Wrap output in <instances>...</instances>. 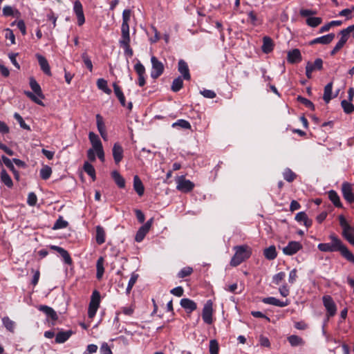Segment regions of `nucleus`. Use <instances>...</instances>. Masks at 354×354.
Here are the masks:
<instances>
[{"label":"nucleus","mask_w":354,"mask_h":354,"mask_svg":"<svg viewBox=\"0 0 354 354\" xmlns=\"http://www.w3.org/2000/svg\"><path fill=\"white\" fill-rule=\"evenodd\" d=\"M329 239L330 243H319L317 245L318 249L324 252H339L348 261L354 263L353 254L334 233L330 234Z\"/></svg>","instance_id":"f257e3e1"},{"label":"nucleus","mask_w":354,"mask_h":354,"mask_svg":"<svg viewBox=\"0 0 354 354\" xmlns=\"http://www.w3.org/2000/svg\"><path fill=\"white\" fill-rule=\"evenodd\" d=\"M235 254L230 261L232 266H237L248 259L251 254V249L248 245H238L234 247Z\"/></svg>","instance_id":"f03ea898"},{"label":"nucleus","mask_w":354,"mask_h":354,"mask_svg":"<svg viewBox=\"0 0 354 354\" xmlns=\"http://www.w3.org/2000/svg\"><path fill=\"white\" fill-rule=\"evenodd\" d=\"M30 86L35 94L30 91H26L25 94L36 104L44 106L43 102L39 97L44 99V95L42 93L40 85L33 77L30 78Z\"/></svg>","instance_id":"7ed1b4c3"},{"label":"nucleus","mask_w":354,"mask_h":354,"mask_svg":"<svg viewBox=\"0 0 354 354\" xmlns=\"http://www.w3.org/2000/svg\"><path fill=\"white\" fill-rule=\"evenodd\" d=\"M100 294L97 290H94L92 293L91 301L89 303L88 316L89 318H93L100 306Z\"/></svg>","instance_id":"20e7f679"},{"label":"nucleus","mask_w":354,"mask_h":354,"mask_svg":"<svg viewBox=\"0 0 354 354\" xmlns=\"http://www.w3.org/2000/svg\"><path fill=\"white\" fill-rule=\"evenodd\" d=\"M151 62L152 65L151 77V78L156 80L163 73L164 66L162 63L160 62L155 56L151 57Z\"/></svg>","instance_id":"39448f33"},{"label":"nucleus","mask_w":354,"mask_h":354,"mask_svg":"<svg viewBox=\"0 0 354 354\" xmlns=\"http://www.w3.org/2000/svg\"><path fill=\"white\" fill-rule=\"evenodd\" d=\"M323 303L327 310L328 317H333L336 314L337 307L332 297L329 295L324 296Z\"/></svg>","instance_id":"423d86ee"},{"label":"nucleus","mask_w":354,"mask_h":354,"mask_svg":"<svg viewBox=\"0 0 354 354\" xmlns=\"http://www.w3.org/2000/svg\"><path fill=\"white\" fill-rule=\"evenodd\" d=\"M176 188L183 192H189L192 191L194 187V184L189 180H186L183 176L178 178Z\"/></svg>","instance_id":"0eeeda50"},{"label":"nucleus","mask_w":354,"mask_h":354,"mask_svg":"<svg viewBox=\"0 0 354 354\" xmlns=\"http://www.w3.org/2000/svg\"><path fill=\"white\" fill-rule=\"evenodd\" d=\"M212 301L211 300H208L205 304L204 305L203 313H202V317L205 323L207 324H211L213 322L212 319V313H213V308H212Z\"/></svg>","instance_id":"6e6552de"},{"label":"nucleus","mask_w":354,"mask_h":354,"mask_svg":"<svg viewBox=\"0 0 354 354\" xmlns=\"http://www.w3.org/2000/svg\"><path fill=\"white\" fill-rule=\"evenodd\" d=\"M323 67V61L321 58H317L315 60L314 63L308 62L306 66V75L308 79L312 77V73L318 70L320 71Z\"/></svg>","instance_id":"1a4fd4ad"},{"label":"nucleus","mask_w":354,"mask_h":354,"mask_svg":"<svg viewBox=\"0 0 354 354\" xmlns=\"http://www.w3.org/2000/svg\"><path fill=\"white\" fill-rule=\"evenodd\" d=\"M153 221V218H151L149 221H147V223H145L143 225H142L139 228V230H138V232L136 234V237H135L136 241L141 242L144 239L145 236L149 231V230L152 225Z\"/></svg>","instance_id":"9d476101"},{"label":"nucleus","mask_w":354,"mask_h":354,"mask_svg":"<svg viewBox=\"0 0 354 354\" xmlns=\"http://www.w3.org/2000/svg\"><path fill=\"white\" fill-rule=\"evenodd\" d=\"M342 193L344 198L349 203L354 202V194L352 185L348 182H344L342 185Z\"/></svg>","instance_id":"9b49d317"},{"label":"nucleus","mask_w":354,"mask_h":354,"mask_svg":"<svg viewBox=\"0 0 354 354\" xmlns=\"http://www.w3.org/2000/svg\"><path fill=\"white\" fill-rule=\"evenodd\" d=\"M73 11L77 19L78 26H82L85 22V17L83 11V7L80 1H75L73 6Z\"/></svg>","instance_id":"f8f14e48"},{"label":"nucleus","mask_w":354,"mask_h":354,"mask_svg":"<svg viewBox=\"0 0 354 354\" xmlns=\"http://www.w3.org/2000/svg\"><path fill=\"white\" fill-rule=\"evenodd\" d=\"M354 31V25L349 26L345 29L342 30L339 32V34L341 35V38L339 40V41L336 44V45L342 49L344 44L346 43L348 35L351 32Z\"/></svg>","instance_id":"ddd939ff"},{"label":"nucleus","mask_w":354,"mask_h":354,"mask_svg":"<svg viewBox=\"0 0 354 354\" xmlns=\"http://www.w3.org/2000/svg\"><path fill=\"white\" fill-rule=\"evenodd\" d=\"M302 248V245L297 241H290L288 245L283 248V252L286 255H293Z\"/></svg>","instance_id":"4468645a"},{"label":"nucleus","mask_w":354,"mask_h":354,"mask_svg":"<svg viewBox=\"0 0 354 354\" xmlns=\"http://www.w3.org/2000/svg\"><path fill=\"white\" fill-rule=\"evenodd\" d=\"M50 248L51 250L57 252L60 254V256L63 258L65 263H66L67 265L72 264V259L67 250H66L63 248L57 245H50Z\"/></svg>","instance_id":"2eb2a0df"},{"label":"nucleus","mask_w":354,"mask_h":354,"mask_svg":"<svg viewBox=\"0 0 354 354\" xmlns=\"http://www.w3.org/2000/svg\"><path fill=\"white\" fill-rule=\"evenodd\" d=\"M123 148L118 142L113 145L112 154L115 164H119L123 158Z\"/></svg>","instance_id":"dca6fc26"},{"label":"nucleus","mask_w":354,"mask_h":354,"mask_svg":"<svg viewBox=\"0 0 354 354\" xmlns=\"http://www.w3.org/2000/svg\"><path fill=\"white\" fill-rule=\"evenodd\" d=\"M178 71L183 75V79L185 80H189L191 75L189 73V69L187 62L183 59H180L178 64Z\"/></svg>","instance_id":"f3484780"},{"label":"nucleus","mask_w":354,"mask_h":354,"mask_svg":"<svg viewBox=\"0 0 354 354\" xmlns=\"http://www.w3.org/2000/svg\"><path fill=\"white\" fill-rule=\"evenodd\" d=\"M302 59L300 50L297 48L289 50L287 53V60L290 64L300 62Z\"/></svg>","instance_id":"a211bd4d"},{"label":"nucleus","mask_w":354,"mask_h":354,"mask_svg":"<svg viewBox=\"0 0 354 354\" xmlns=\"http://www.w3.org/2000/svg\"><path fill=\"white\" fill-rule=\"evenodd\" d=\"M335 38L334 33H330L317 38H315L310 41V45H314L316 44H330Z\"/></svg>","instance_id":"6ab92c4d"},{"label":"nucleus","mask_w":354,"mask_h":354,"mask_svg":"<svg viewBox=\"0 0 354 354\" xmlns=\"http://www.w3.org/2000/svg\"><path fill=\"white\" fill-rule=\"evenodd\" d=\"M36 57L38 60L39 64L40 66L42 71L46 74L47 75H51L50 68L47 59L41 55L37 54Z\"/></svg>","instance_id":"aec40b11"},{"label":"nucleus","mask_w":354,"mask_h":354,"mask_svg":"<svg viewBox=\"0 0 354 354\" xmlns=\"http://www.w3.org/2000/svg\"><path fill=\"white\" fill-rule=\"evenodd\" d=\"M262 301L266 304H270L279 307H285L289 304V302L287 300L286 301H282L273 297L263 298Z\"/></svg>","instance_id":"412c9836"},{"label":"nucleus","mask_w":354,"mask_h":354,"mask_svg":"<svg viewBox=\"0 0 354 354\" xmlns=\"http://www.w3.org/2000/svg\"><path fill=\"white\" fill-rule=\"evenodd\" d=\"M180 306L188 313H192L197 308L196 304L187 298H183L180 300Z\"/></svg>","instance_id":"4be33fe9"},{"label":"nucleus","mask_w":354,"mask_h":354,"mask_svg":"<svg viewBox=\"0 0 354 354\" xmlns=\"http://www.w3.org/2000/svg\"><path fill=\"white\" fill-rule=\"evenodd\" d=\"M39 310L45 313L53 321H55L58 319V316L56 312L51 307L45 305H41L39 307Z\"/></svg>","instance_id":"5701e85b"},{"label":"nucleus","mask_w":354,"mask_h":354,"mask_svg":"<svg viewBox=\"0 0 354 354\" xmlns=\"http://www.w3.org/2000/svg\"><path fill=\"white\" fill-rule=\"evenodd\" d=\"M274 44L272 39L269 37H264L263 39V45L261 47L262 51L264 53H270L272 51Z\"/></svg>","instance_id":"b1692460"},{"label":"nucleus","mask_w":354,"mask_h":354,"mask_svg":"<svg viewBox=\"0 0 354 354\" xmlns=\"http://www.w3.org/2000/svg\"><path fill=\"white\" fill-rule=\"evenodd\" d=\"M72 334L73 331L71 330L59 332L55 337V342L57 344L64 343L70 338Z\"/></svg>","instance_id":"393cba45"},{"label":"nucleus","mask_w":354,"mask_h":354,"mask_svg":"<svg viewBox=\"0 0 354 354\" xmlns=\"http://www.w3.org/2000/svg\"><path fill=\"white\" fill-rule=\"evenodd\" d=\"M295 220L299 223L303 222L306 227H310L313 223L312 220L308 218L307 214L304 212L297 213L295 216Z\"/></svg>","instance_id":"a878e982"},{"label":"nucleus","mask_w":354,"mask_h":354,"mask_svg":"<svg viewBox=\"0 0 354 354\" xmlns=\"http://www.w3.org/2000/svg\"><path fill=\"white\" fill-rule=\"evenodd\" d=\"M121 39L119 41L120 46H129L130 44L129 28H121Z\"/></svg>","instance_id":"bb28decb"},{"label":"nucleus","mask_w":354,"mask_h":354,"mask_svg":"<svg viewBox=\"0 0 354 354\" xmlns=\"http://www.w3.org/2000/svg\"><path fill=\"white\" fill-rule=\"evenodd\" d=\"M133 189L140 196L144 194L145 187L138 176L133 177Z\"/></svg>","instance_id":"cd10ccee"},{"label":"nucleus","mask_w":354,"mask_h":354,"mask_svg":"<svg viewBox=\"0 0 354 354\" xmlns=\"http://www.w3.org/2000/svg\"><path fill=\"white\" fill-rule=\"evenodd\" d=\"M111 176L120 188H124L125 187V180L118 171H113L111 172Z\"/></svg>","instance_id":"c85d7f7f"},{"label":"nucleus","mask_w":354,"mask_h":354,"mask_svg":"<svg viewBox=\"0 0 354 354\" xmlns=\"http://www.w3.org/2000/svg\"><path fill=\"white\" fill-rule=\"evenodd\" d=\"M113 90H114V93H115V95L117 96V97L118 98L121 105L122 106H124L126 105L125 97H124L123 92L122 91L120 87L116 83L113 84Z\"/></svg>","instance_id":"c756f323"},{"label":"nucleus","mask_w":354,"mask_h":354,"mask_svg":"<svg viewBox=\"0 0 354 354\" xmlns=\"http://www.w3.org/2000/svg\"><path fill=\"white\" fill-rule=\"evenodd\" d=\"M263 254L265 257L268 260L274 259L277 256L275 246L270 245V247L266 248L263 251Z\"/></svg>","instance_id":"7c9ffc66"},{"label":"nucleus","mask_w":354,"mask_h":354,"mask_svg":"<svg viewBox=\"0 0 354 354\" xmlns=\"http://www.w3.org/2000/svg\"><path fill=\"white\" fill-rule=\"evenodd\" d=\"M96 242L99 245H102L105 242V232L100 225L96 227Z\"/></svg>","instance_id":"2f4dec72"},{"label":"nucleus","mask_w":354,"mask_h":354,"mask_svg":"<svg viewBox=\"0 0 354 354\" xmlns=\"http://www.w3.org/2000/svg\"><path fill=\"white\" fill-rule=\"evenodd\" d=\"M333 82H329L324 87L323 99L326 103H328L332 99Z\"/></svg>","instance_id":"473e14b6"},{"label":"nucleus","mask_w":354,"mask_h":354,"mask_svg":"<svg viewBox=\"0 0 354 354\" xmlns=\"http://www.w3.org/2000/svg\"><path fill=\"white\" fill-rule=\"evenodd\" d=\"M328 198L335 207H341L342 206L339 196L335 191L330 190L328 192Z\"/></svg>","instance_id":"72a5a7b5"},{"label":"nucleus","mask_w":354,"mask_h":354,"mask_svg":"<svg viewBox=\"0 0 354 354\" xmlns=\"http://www.w3.org/2000/svg\"><path fill=\"white\" fill-rule=\"evenodd\" d=\"M131 15V10L129 9H125L122 12V24L121 28H129V21Z\"/></svg>","instance_id":"f704fd0d"},{"label":"nucleus","mask_w":354,"mask_h":354,"mask_svg":"<svg viewBox=\"0 0 354 354\" xmlns=\"http://www.w3.org/2000/svg\"><path fill=\"white\" fill-rule=\"evenodd\" d=\"M96 268H97V273H96V277L97 279H100L103 274H104V258L103 257H100L97 261V263H96Z\"/></svg>","instance_id":"c9c22d12"},{"label":"nucleus","mask_w":354,"mask_h":354,"mask_svg":"<svg viewBox=\"0 0 354 354\" xmlns=\"http://www.w3.org/2000/svg\"><path fill=\"white\" fill-rule=\"evenodd\" d=\"M1 180L8 187H12L13 185V183L10 176L8 175V174L6 172L5 169H2V171H1Z\"/></svg>","instance_id":"e433bc0d"},{"label":"nucleus","mask_w":354,"mask_h":354,"mask_svg":"<svg viewBox=\"0 0 354 354\" xmlns=\"http://www.w3.org/2000/svg\"><path fill=\"white\" fill-rule=\"evenodd\" d=\"M288 340L292 346H297L304 344L303 339L295 335L288 337Z\"/></svg>","instance_id":"4c0bfd02"},{"label":"nucleus","mask_w":354,"mask_h":354,"mask_svg":"<svg viewBox=\"0 0 354 354\" xmlns=\"http://www.w3.org/2000/svg\"><path fill=\"white\" fill-rule=\"evenodd\" d=\"M171 127L173 128H181L184 129H190L192 127L188 121L183 119L178 120L176 122H174Z\"/></svg>","instance_id":"58836bf2"},{"label":"nucleus","mask_w":354,"mask_h":354,"mask_svg":"<svg viewBox=\"0 0 354 354\" xmlns=\"http://www.w3.org/2000/svg\"><path fill=\"white\" fill-rule=\"evenodd\" d=\"M341 106L346 114H351L354 111V105L349 100H344L341 102Z\"/></svg>","instance_id":"ea45409f"},{"label":"nucleus","mask_w":354,"mask_h":354,"mask_svg":"<svg viewBox=\"0 0 354 354\" xmlns=\"http://www.w3.org/2000/svg\"><path fill=\"white\" fill-rule=\"evenodd\" d=\"M88 138L92 144L93 149L100 147L102 145L98 136L96 135L95 133L90 132L88 134Z\"/></svg>","instance_id":"a19ab883"},{"label":"nucleus","mask_w":354,"mask_h":354,"mask_svg":"<svg viewBox=\"0 0 354 354\" xmlns=\"http://www.w3.org/2000/svg\"><path fill=\"white\" fill-rule=\"evenodd\" d=\"M97 86L99 89L103 91L105 93L108 95L111 93V90L108 87L107 82L104 79H98L97 81Z\"/></svg>","instance_id":"79ce46f5"},{"label":"nucleus","mask_w":354,"mask_h":354,"mask_svg":"<svg viewBox=\"0 0 354 354\" xmlns=\"http://www.w3.org/2000/svg\"><path fill=\"white\" fill-rule=\"evenodd\" d=\"M322 23V19L317 17H310L306 19V24L312 28L317 27Z\"/></svg>","instance_id":"37998d69"},{"label":"nucleus","mask_w":354,"mask_h":354,"mask_svg":"<svg viewBox=\"0 0 354 354\" xmlns=\"http://www.w3.org/2000/svg\"><path fill=\"white\" fill-rule=\"evenodd\" d=\"M183 86V80L181 78V77H178L177 78L174 79L171 89L174 92H178L179 91Z\"/></svg>","instance_id":"c03bdc74"},{"label":"nucleus","mask_w":354,"mask_h":354,"mask_svg":"<svg viewBox=\"0 0 354 354\" xmlns=\"http://www.w3.org/2000/svg\"><path fill=\"white\" fill-rule=\"evenodd\" d=\"M84 170L92 178L93 181L95 180V170L91 164L88 162H85L84 164Z\"/></svg>","instance_id":"a18cd8bd"},{"label":"nucleus","mask_w":354,"mask_h":354,"mask_svg":"<svg viewBox=\"0 0 354 354\" xmlns=\"http://www.w3.org/2000/svg\"><path fill=\"white\" fill-rule=\"evenodd\" d=\"M1 160L3 162V163L5 164V165L10 170L12 171L14 174L16 176V177H17L18 176V172L16 171L14 165H13V161L11 160L10 159H9L8 158H7L6 156H1Z\"/></svg>","instance_id":"49530a36"},{"label":"nucleus","mask_w":354,"mask_h":354,"mask_svg":"<svg viewBox=\"0 0 354 354\" xmlns=\"http://www.w3.org/2000/svg\"><path fill=\"white\" fill-rule=\"evenodd\" d=\"M283 178L290 183L292 182L295 178L296 174L289 168H286L283 173Z\"/></svg>","instance_id":"de8ad7c7"},{"label":"nucleus","mask_w":354,"mask_h":354,"mask_svg":"<svg viewBox=\"0 0 354 354\" xmlns=\"http://www.w3.org/2000/svg\"><path fill=\"white\" fill-rule=\"evenodd\" d=\"M52 174V169L49 166H44L40 170V176L43 180H47Z\"/></svg>","instance_id":"09e8293b"},{"label":"nucleus","mask_w":354,"mask_h":354,"mask_svg":"<svg viewBox=\"0 0 354 354\" xmlns=\"http://www.w3.org/2000/svg\"><path fill=\"white\" fill-rule=\"evenodd\" d=\"M2 322L3 326L10 332H12L15 328V322L12 321L8 317H4L2 318Z\"/></svg>","instance_id":"8fccbe9b"},{"label":"nucleus","mask_w":354,"mask_h":354,"mask_svg":"<svg viewBox=\"0 0 354 354\" xmlns=\"http://www.w3.org/2000/svg\"><path fill=\"white\" fill-rule=\"evenodd\" d=\"M68 222L63 219L62 216H59V218L56 221L53 227V230H58L65 228L68 225Z\"/></svg>","instance_id":"3c124183"},{"label":"nucleus","mask_w":354,"mask_h":354,"mask_svg":"<svg viewBox=\"0 0 354 354\" xmlns=\"http://www.w3.org/2000/svg\"><path fill=\"white\" fill-rule=\"evenodd\" d=\"M14 118L19 122L20 127L22 129L30 131V126L26 124V122H24L23 118L18 113H15L14 114Z\"/></svg>","instance_id":"603ef678"},{"label":"nucleus","mask_w":354,"mask_h":354,"mask_svg":"<svg viewBox=\"0 0 354 354\" xmlns=\"http://www.w3.org/2000/svg\"><path fill=\"white\" fill-rule=\"evenodd\" d=\"M193 272V269L191 267H185L182 268L179 272L178 273L177 276L178 278H184L186 277L189 276Z\"/></svg>","instance_id":"864d4df0"},{"label":"nucleus","mask_w":354,"mask_h":354,"mask_svg":"<svg viewBox=\"0 0 354 354\" xmlns=\"http://www.w3.org/2000/svg\"><path fill=\"white\" fill-rule=\"evenodd\" d=\"M218 344L216 339H212L209 342V353L210 354H218Z\"/></svg>","instance_id":"5fc2aeb1"},{"label":"nucleus","mask_w":354,"mask_h":354,"mask_svg":"<svg viewBox=\"0 0 354 354\" xmlns=\"http://www.w3.org/2000/svg\"><path fill=\"white\" fill-rule=\"evenodd\" d=\"M297 101L301 102V104H304L306 107L310 109L311 110L315 109V106H314L313 103L311 101H310L309 100H308L302 96L299 95L297 97Z\"/></svg>","instance_id":"6e6d98bb"},{"label":"nucleus","mask_w":354,"mask_h":354,"mask_svg":"<svg viewBox=\"0 0 354 354\" xmlns=\"http://www.w3.org/2000/svg\"><path fill=\"white\" fill-rule=\"evenodd\" d=\"M286 274L283 272H280L272 277V283L275 285H279L285 278Z\"/></svg>","instance_id":"4d7b16f0"},{"label":"nucleus","mask_w":354,"mask_h":354,"mask_svg":"<svg viewBox=\"0 0 354 354\" xmlns=\"http://www.w3.org/2000/svg\"><path fill=\"white\" fill-rule=\"evenodd\" d=\"M96 122L97 130L100 133H102V131H106L103 118L100 114L96 115Z\"/></svg>","instance_id":"13d9d810"},{"label":"nucleus","mask_w":354,"mask_h":354,"mask_svg":"<svg viewBox=\"0 0 354 354\" xmlns=\"http://www.w3.org/2000/svg\"><path fill=\"white\" fill-rule=\"evenodd\" d=\"M82 58L86 68L91 72L93 71V64L86 53L82 54Z\"/></svg>","instance_id":"bf43d9fd"},{"label":"nucleus","mask_w":354,"mask_h":354,"mask_svg":"<svg viewBox=\"0 0 354 354\" xmlns=\"http://www.w3.org/2000/svg\"><path fill=\"white\" fill-rule=\"evenodd\" d=\"M339 224L341 227L343 228V232H348L351 230L349 224L348 223L346 218L343 216H339Z\"/></svg>","instance_id":"052dcab7"},{"label":"nucleus","mask_w":354,"mask_h":354,"mask_svg":"<svg viewBox=\"0 0 354 354\" xmlns=\"http://www.w3.org/2000/svg\"><path fill=\"white\" fill-rule=\"evenodd\" d=\"M138 274H135V273H133L131 274V277L129 281V283H128V286H127V292H129L131 291V290L132 289L133 286H134V284L136 283L137 279H138Z\"/></svg>","instance_id":"680f3d73"},{"label":"nucleus","mask_w":354,"mask_h":354,"mask_svg":"<svg viewBox=\"0 0 354 354\" xmlns=\"http://www.w3.org/2000/svg\"><path fill=\"white\" fill-rule=\"evenodd\" d=\"M5 37L10 41L11 44H15V36L13 31L10 28L5 29Z\"/></svg>","instance_id":"e2e57ef3"},{"label":"nucleus","mask_w":354,"mask_h":354,"mask_svg":"<svg viewBox=\"0 0 354 354\" xmlns=\"http://www.w3.org/2000/svg\"><path fill=\"white\" fill-rule=\"evenodd\" d=\"M342 236L350 244L354 246V235L351 230L348 232H342Z\"/></svg>","instance_id":"0e129e2a"},{"label":"nucleus","mask_w":354,"mask_h":354,"mask_svg":"<svg viewBox=\"0 0 354 354\" xmlns=\"http://www.w3.org/2000/svg\"><path fill=\"white\" fill-rule=\"evenodd\" d=\"M37 201V197L34 192H30L28 194L27 203L30 206H35Z\"/></svg>","instance_id":"69168bd1"},{"label":"nucleus","mask_w":354,"mask_h":354,"mask_svg":"<svg viewBox=\"0 0 354 354\" xmlns=\"http://www.w3.org/2000/svg\"><path fill=\"white\" fill-rule=\"evenodd\" d=\"M134 69L138 76L145 75V68L140 62H138L135 66Z\"/></svg>","instance_id":"338daca9"},{"label":"nucleus","mask_w":354,"mask_h":354,"mask_svg":"<svg viewBox=\"0 0 354 354\" xmlns=\"http://www.w3.org/2000/svg\"><path fill=\"white\" fill-rule=\"evenodd\" d=\"M299 14L301 17H310V16H313V15H315L317 14V11L316 10H308V9H301L300 11H299Z\"/></svg>","instance_id":"774afa93"}]
</instances>
